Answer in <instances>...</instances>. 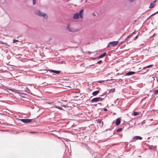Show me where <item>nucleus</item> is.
<instances>
[{
  "label": "nucleus",
  "mask_w": 158,
  "mask_h": 158,
  "mask_svg": "<svg viewBox=\"0 0 158 158\" xmlns=\"http://www.w3.org/2000/svg\"><path fill=\"white\" fill-rule=\"evenodd\" d=\"M35 13L36 15L40 16H43L45 18H47L48 17L47 15L44 13H42L39 10L35 11Z\"/></svg>",
  "instance_id": "obj_1"
},
{
  "label": "nucleus",
  "mask_w": 158,
  "mask_h": 158,
  "mask_svg": "<svg viewBox=\"0 0 158 158\" xmlns=\"http://www.w3.org/2000/svg\"><path fill=\"white\" fill-rule=\"evenodd\" d=\"M104 98L101 97H97L93 98L91 100L90 102L91 103H96L99 101H101L103 100Z\"/></svg>",
  "instance_id": "obj_2"
},
{
  "label": "nucleus",
  "mask_w": 158,
  "mask_h": 158,
  "mask_svg": "<svg viewBox=\"0 0 158 158\" xmlns=\"http://www.w3.org/2000/svg\"><path fill=\"white\" fill-rule=\"evenodd\" d=\"M142 139V138L139 136H136L133 137L132 141L135 142L137 140H141Z\"/></svg>",
  "instance_id": "obj_3"
},
{
  "label": "nucleus",
  "mask_w": 158,
  "mask_h": 158,
  "mask_svg": "<svg viewBox=\"0 0 158 158\" xmlns=\"http://www.w3.org/2000/svg\"><path fill=\"white\" fill-rule=\"evenodd\" d=\"M20 120L24 123H30L31 122V119H21Z\"/></svg>",
  "instance_id": "obj_4"
},
{
  "label": "nucleus",
  "mask_w": 158,
  "mask_h": 158,
  "mask_svg": "<svg viewBox=\"0 0 158 158\" xmlns=\"http://www.w3.org/2000/svg\"><path fill=\"white\" fill-rule=\"evenodd\" d=\"M66 29L70 32H73L75 31V30L73 29L72 27H69V25H68L66 27Z\"/></svg>",
  "instance_id": "obj_5"
},
{
  "label": "nucleus",
  "mask_w": 158,
  "mask_h": 158,
  "mask_svg": "<svg viewBox=\"0 0 158 158\" xmlns=\"http://www.w3.org/2000/svg\"><path fill=\"white\" fill-rule=\"evenodd\" d=\"M96 121L97 122V123L99 124L100 126H102L103 122L102 121V119H99L98 120H96Z\"/></svg>",
  "instance_id": "obj_6"
},
{
  "label": "nucleus",
  "mask_w": 158,
  "mask_h": 158,
  "mask_svg": "<svg viewBox=\"0 0 158 158\" xmlns=\"http://www.w3.org/2000/svg\"><path fill=\"white\" fill-rule=\"evenodd\" d=\"M5 88L8 90H9L13 92H16L17 91V90L15 89L10 88V87L6 86Z\"/></svg>",
  "instance_id": "obj_7"
},
{
  "label": "nucleus",
  "mask_w": 158,
  "mask_h": 158,
  "mask_svg": "<svg viewBox=\"0 0 158 158\" xmlns=\"http://www.w3.org/2000/svg\"><path fill=\"white\" fill-rule=\"evenodd\" d=\"M83 9H82L79 12V13H78L79 16H80V17L81 19L82 18L83 15Z\"/></svg>",
  "instance_id": "obj_8"
},
{
  "label": "nucleus",
  "mask_w": 158,
  "mask_h": 158,
  "mask_svg": "<svg viewBox=\"0 0 158 158\" xmlns=\"http://www.w3.org/2000/svg\"><path fill=\"white\" fill-rule=\"evenodd\" d=\"M79 18V15L78 12L75 14L73 16V18L74 19H78Z\"/></svg>",
  "instance_id": "obj_9"
},
{
  "label": "nucleus",
  "mask_w": 158,
  "mask_h": 158,
  "mask_svg": "<svg viewBox=\"0 0 158 158\" xmlns=\"http://www.w3.org/2000/svg\"><path fill=\"white\" fill-rule=\"evenodd\" d=\"M135 73V72L132 71H129L127 73L126 75L127 76H130Z\"/></svg>",
  "instance_id": "obj_10"
},
{
  "label": "nucleus",
  "mask_w": 158,
  "mask_h": 158,
  "mask_svg": "<svg viewBox=\"0 0 158 158\" xmlns=\"http://www.w3.org/2000/svg\"><path fill=\"white\" fill-rule=\"evenodd\" d=\"M112 45L113 46H115L118 45V41H112Z\"/></svg>",
  "instance_id": "obj_11"
},
{
  "label": "nucleus",
  "mask_w": 158,
  "mask_h": 158,
  "mask_svg": "<svg viewBox=\"0 0 158 158\" xmlns=\"http://www.w3.org/2000/svg\"><path fill=\"white\" fill-rule=\"evenodd\" d=\"M99 90H98L95 91L93 92L92 93V95L93 96H96L99 93Z\"/></svg>",
  "instance_id": "obj_12"
},
{
  "label": "nucleus",
  "mask_w": 158,
  "mask_h": 158,
  "mask_svg": "<svg viewBox=\"0 0 158 158\" xmlns=\"http://www.w3.org/2000/svg\"><path fill=\"white\" fill-rule=\"evenodd\" d=\"M120 123V120L119 118H118L115 122L116 125H118Z\"/></svg>",
  "instance_id": "obj_13"
},
{
  "label": "nucleus",
  "mask_w": 158,
  "mask_h": 158,
  "mask_svg": "<svg viewBox=\"0 0 158 158\" xmlns=\"http://www.w3.org/2000/svg\"><path fill=\"white\" fill-rule=\"evenodd\" d=\"M106 52H104L102 54H101L100 56H99L97 57V58L98 59L99 58H102L104 56H105L106 55Z\"/></svg>",
  "instance_id": "obj_14"
},
{
  "label": "nucleus",
  "mask_w": 158,
  "mask_h": 158,
  "mask_svg": "<svg viewBox=\"0 0 158 158\" xmlns=\"http://www.w3.org/2000/svg\"><path fill=\"white\" fill-rule=\"evenodd\" d=\"M50 71H51L52 73H53L56 74H59L60 72L59 71L53 70L52 69L50 70Z\"/></svg>",
  "instance_id": "obj_15"
},
{
  "label": "nucleus",
  "mask_w": 158,
  "mask_h": 158,
  "mask_svg": "<svg viewBox=\"0 0 158 158\" xmlns=\"http://www.w3.org/2000/svg\"><path fill=\"white\" fill-rule=\"evenodd\" d=\"M20 96L22 98H26V96L27 95V94H25L23 93H20Z\"/></svg>",
  "instance_id": "obj_16"
},
{
  "label": "nucleus",
  "mask_w": 158,
  "mask_h": 158,
  "mask_svg": "<svg viewBox=\"0 0 158 158\" xmlns=\"http://www.w3.org/2000/svg\"><path fill=\"white\" fill-rule=\"evenodd\" d=\"M84 147L85 148V149H86L87 150H88V151L90 150V148H89V147L88 145H85Z\"/></svg>",
  "instance_id": "obj_17"
},
{
  "label": "nucleus",
  "mask_w": 158,
  "mask_h": 158,
  "mask_svg": "<svg viewBox=\"0 0 158 158\" xmlns=\"http://www.w3.org/2000/svg\"><path fill=\"white\" fill-rule=\"evenodd\" d=\"M153 66V65H152V64H150V65H148V66H145V67H144L143 68V69H146V68H148L150 67H152V66Z\"/></svg>",
  "instance_id": "obj_18"
},
{
  "label": "nucleus",
  "mask_w": 158,
  "mask_h": 158,
  "mask_svg": "<svg viewBox=\"0 0 158 158\" xmlns=\"http://www.w3.org/2000/svg\"><path fill=\"white\" fill-rule=\"evenodd\" d=\"M55 107L56 108H58L60 110H63V109L61 107L59 106H55Z\"/></svg>",
  "instance_id": "obj_19"
},
{
  "label": "nucleus",
  "mask_w": 158,
  "mask_h": 158,
  "mask_svg": "<svg viewBox=\"0 0 158 158\" xmlns=\"http://www.w3.org/2000/svg\"><path fill=\"white\" fill-rule=\"evenodd\" d=\"M115 89H110L109 92V93H113L115 91Z\"/></svg>",
  "instance_id": "obj_20"
},
{
  "label": "nucleus",
  "mask_w": 158,
  "mask_h": 158,
  "mask_svg": "<svg viewBox=\"0 0 158 158\" xmlns=\"http://www.w3.org/2000/svg\"><path fill=\"white\" fill-rule=\"evenodd\" d=\"M156 148V146H150L149 147V149H155Z\"/></svg>",
  "instance_id": "obj_21"
},
{
  "label": "nucleus",
  "mask_w": 158,
  "mask_h": 158,
  "mask_svg": "<svg viewBox=\"0 0 158 158\" xmlns=\"http://www.w3.org/2000/svg\"><path fill=\"white\" fill-rule=\"evenodd\" d=\"M138 113H139V112H138L134 111L133 112V115L134 116H136V115H137L138 114Z\"/></svg>",
  "instance_id": "obj_22"
},
{
  "label": "nucleus",
  "mask_w": 158,
  "mask_h": 158,
  "mask_svg": "<svg viewBox=\"0 0 158 158\" xmlns=\"http://www.w3.org/2000/svg\"><path fill=\"white\" fill-rule=\"evenodd\" d=\"M109 80H106L105 81H109ZM105 81H104V80H102V81H97V82L98 83H101L102 82H104Z\"/></svg>",
  "instance_id": "obj_23"
},
{
  "label": "nucleus",
  "mask_w": 158,
  "mask_h": 158,
  "mask_svg": "<svg viewBox=\"0 0 158 158\" xmlns=\"http://www.w3.org/2000/svg\"><path fill=\"white\" fill-rule=\"evenodd\" d=\"M7 44L3 42V41L0 40V44Z\"/></svg>",
  "instance_id": "obj_24"
},
{
  "label": "nucleus",
  "mask_w": 158,
  "mask_h": 158,
  "mask_svg": "<svg viewBox=\"0 0 158 158\" xmlns=\"http://www.w3.org/2000/svg\"><path fill=\"white\" fill-rule=\"evenodd\" d=\"M122 128H118L116 131V132H118L119 131H121L122 130Z\"/></svg>",
  "instance_id": "obj_25"
},
{
  "label": "nucleus",
  "mask_w": 158,
  "mask_h": 158,
  "mask_svg": "<svg viewBox=\"0 0 158 158\" xmlns=\"http://www.w3.org/2000/svg\"><path fill=\"white\" fill-rule=\"evenodd\" d=\"M106 94H107V93H106V92H104V93L103 94H102V95H101L100 96L102 97V96H103L106 95Z\"/></svg>",
  "instance_id": "obj_26"
},
{
  "label": "nucleus",
  "mask_w": 158,
  "mask_h": 158,
  "mask_svg": "<svg viewBox=\"0 0 158 158\" xmlns=\"http://www.w3.org/2000/svg\"><path fill=\"white\" fill-rule=\"evenodd\" d=\"M154 94H158V90L156 89L154 92Z\"/></svg>",
  "instance_id": "obj_27"
},
{
  "label": "nucleus",
  "mask_w": 158,
  "mask_h": 158,
  "mask_svg": "<svg viewBox=\"0 0 158 158\" xmlns=\"http://www.w3.org/2000/svg\"><path fill=\"white\" fill-rule=\"evenodd\" d=\"M19 42V41L18 40H13V43H15L16 42Z\"/></svg>",
  "instance_id": "obj_28"
},
{
  "label": "nucleus",
  "mask_w": 158,
  "mask_h": 158,
  "mask_svg": "<svg viewBox=\"0 0 158 158\" xmlns=\"http://www.w3.org/2000/svg\"><path fill=\"white\" fill-rule=\"evenodd\" d=\"M102 60H100L99 61L97 62V63L96 64H99L101 63V62H102Z\"/></svg>",
  "instance_id": "obj_29"
},
{
  "label": "nucleus",
  "mask_w": 158,
  "mask_h": 158,
  "mask_svg": "<svg viewBox=\"0 0 158 158\" xmlns=\"http://www.w3.org/2000/svg\"><path fill=\"white\" fill-rule=\"evenodd\" d=\"M33 0V4L35 5L36 3L35 0Z\"/></svg>",
  "instance_id": "obj_30"
},
{
  "label": "nucleus",
  "mask_w": 158,
  "mask_h": 158,
  "mask_svg": "<svg viewBox=\"0 0 158 158\" xmlns=\"http://www.w3.org/2000/svg\"><path fill=\"white\" fill-rule=\"evenodd\" d=\"M154 5V4L153 3H152L150 4V6H149V7L150 8H152L153 7V6H152L151 7V6H152V5Z\"/></svg>",
  "instance_id": "obj_31"
},
{
  "label": "nucleus",
  "mask_w": 158,
  "mask_h": 158,
  "mask_svg": "<svg viewBox=\"0 0 158 158\" xmlns=\"http://www.w3.org/2000/svg\"><path fill=\"white\" fill-rule=\"evenodd\" d=\"M138 35H137L136 36H135V38H134V40H135L136 38H138Z\"/></svg>",
  "instance_id": "obj_32"
},
{
  "label": "nucleus",
  "mask_w": 158,
  "mask_h": 158,
  "mask_svg": "<svg viewBox=\"0 0 158 158\" xmlns=\"http://www.w3.org/2000/svg\"><path fill=\"white\" fill-rule=\"evenodd\" d=\"M97 59H98L97 57H94V58H92V59L93 60H94Z\"/></svg>",
  "instance_id": "obj_33"
},
{
  "label": "nucleus",
  "mask_w": 158,
  "mask_h": 158,
  "mask_svg": "<svg viewBox=\"0 0 158 158\" xmlns=\"http://www.w3.org/2000/svg\"><path fill=\"white\" fill-rule=\"evenodd\" d=\"M158 11H157V12H155V13H154L153 14H152V15L151 16H152V15H155V14H156L157 13H158Z\"/></svg>",
  "instance_id": "obj_34"
},
{
  "label": "nucleus",
  "mask_w": 158,
  "mask_h": 158,
  "mask_svg": "<svg viewBox=\"0 0 158 158\" xmlns=\"http://www.w3.org/2000/svg\"><path fill=\"white\" fill-rule=\"evenodd\" d=\"M104 110L105 111H107V109L106 108H104Z\"/></svg>",
  "instance_id": "obj_35"
},
{
  "label": "nucleus",
  "mask_w": 158,
  "mask_h": 158,
  "mask_svg": "<svg viewBox=\"0 0 158 158\" xmlns=\"http://www.w3.org/2000/svg\"><path fill=\"white\" fill-rule=\"evenodd\" d=\"M131 35H129V36H128L125 39V40H127L128 38Z\"/></svg>",
  "instance_id": "obj_36"
},
{
  "label": "nucleus",
  "mask_w": 158,
  "mask_h": 158,
  "mask_svg": "<svg viewBox=\"0 0 158 158\" xmlns=\"http://www.w3.org/2000/svg\"><path fill=\"white\" fill-rule=\"evenodd\" d=\"M112 42H110L109 43V44L110 45V44H112Z\"/></svg>",
  "instance_id": "obj_37"
},
{
  "label": "nucleus",
  "mask_w": 158,
  "mask_h": 158,
  "mask_svg": "<svg viewBox=\"0 0 158 158\" xmlns=\"http://www.w3.org/2000/svg\"><path fill=\"white\" fill-rule=\"evenodd\" d=\"M112 42H110L109 43V44L110 45V44H112Z\"/></svg>",
  "instance_id": "obj_38"
},
{
  "label": "nucleus",
  "mask_w": 158,
  "mask_h": 158,
  "mask_svg": "<svg viewBox=\"0 0 158 158\" xmlns=\"http://www.w3.org/2000/svg\"><path fill=\"white\" fill-rule=\"evenodd\" d=\"M128 1H130V2H133L134 0H128Z\"/></svg>",
  "instance_id": "obj_39"
},
{
  "label": "nucleus",
  "mask_w": 158,
  "mask_h": 158,
  "mask_svg": "<svg viewBox=\"0 0 158 158\" xmlns=\"http://www.w3.org/2000/svg\"><path fill=\"white\" fill-rule=\"evenodd\" d=\"M110 44H109V43H108V45H107V48H108L110 46Z\"/></svg>",
  "instance_id": "obj_40"
},
{
  "label": "nucleus",
  "mask_w": 158,
  "mask_h": 158,
  "mask_svg": "<svg viewBox=\"0 0 158 158\" xmlns=\"http://www.w3.org/2000/svg\"><path fill=\"white\" fill-rule=\"evenodd\" d=\"M61 106H63L64 107H66V106L65 105H61Z\"/></svg>",
  "instance_id": "obj_41"
},
{
  "label": "nucleus",
  "mask_w": 158,
  "mask_h": 158,
  "mask_svg": "<svg viewBox=\"0 0 158 158\" xmlns=\"http://www.w3.org/2000/svg\"><path fill=\"white\" fill-rule=\"evenodd\" d=\"M30 132L31 133H36V132H33V131Z\"/></svg>",
  "instance_id": "obj_42"
},
{
  "label": "nucleus",
  "mask_w": 158,
  "mask_h": 158,
  "mask_svg": "<svg viewBox=\"0 0 158 158\" xmlns=\"http://www.w3.org/2000/svg\"><path fill=\"white\" fill-rule=\"evenodd\" d=\"M119 75V73H117L116 74V76H118V75Z\"/></svg>",
  "instance_id": "obj_43"
},
{
  "label": "nucleus",
  "mask_w": 158,
  "mask_h": 158,
  "mask_svg": "<svg viewBox=\"0 0 158 158\" xmlns=\"http://www.w3.org/2000/svg\"><path fill=\"white\" fill-rule=\"evenodd\" d=\"M155 35V33H154L152 35V36H154Z\"/></svg>",
  "instance_id": "obj_44"
},
{
  "label": "nucleus",
  "mask_w": 158,
  "mask_h": 158,
  "mask_svg": "<svg viewBox=\"0 0 158 158\" xmlns=\"http://www.w3.org/2000/svg\"><path fill=\"white\" fill-rule=\"evenodd\" d=\"M148 69H147V70L146 71V72H144L145 73V72H148Z\"/></svg>",
  "instance_id": "obj_45"
},
{
  "label": "nucleus",
  "mask_w": 158,
  "mask_h": 158,
  "mask_svg": "<svg viewBox=\"0 0 158 158\" xmlns=\"http://www.w3.org/2000/svg\"><path fill=\"white\" fill-rule=\"evenodd\" d=\"M156 0H155V1H154L153 2H154V3H155V2H156Z\"/></svg>",
  "instance_id": "obj_46"
},
{
  "label": "nucleus",
  "mask_w": 158,
  "mask_h": 158,
  "mask_svg": "<svg viewBox=\"0 0 158 158\" xmlns=\"http://www.w3.org/2000/svg\"><path fill=\"white\" fill-rule=\"evenodd\" d=\"M156 81H158V79H157V77L156 78Z\"/></svg>",
  "instance_id": "obj_47"
},
{
  "label": "nucleus",
  "mask_w": 158,
  "mask_h": 158,
  "mask_svg": "<svg viewBox=\"0 0 158 158\" xmlns=\"http://www.w3.org/2000/svg\"><path fill=\"white\" fill-rule=\"evenodd\" d=\"M152 78H153V80H154V77H152Z\"/></svg>",
  "instance_id": "obj_48"
},
{
  "label": "nucleus",
  "mask_w": 158,
  "mask_h": 158,
  "mask_svg": "<svg viewBox=\"0 0 158 158\" xmlns=\"http://www.w3.org/2000/svg\"><path fill=\"white\" fill-rule=\"evenodd\" d=\"M91 53V52H89V54H90Z\"/></svg>",
  "instance_id": "obj_49"
}]
</instances>
